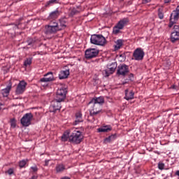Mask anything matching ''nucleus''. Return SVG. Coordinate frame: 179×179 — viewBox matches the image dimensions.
<instances>
[{
  "label": "nucleus",
  "mask_w": 179,
  "mask_h": 179,
  "mask_svg": "<svg viewBox=\"0 0 179 179\" xmlns=\"http://www.w3.org/2000/svg\"><path fill=\"white\" fill-rule=\"evenodd\" d=\"M56 170H57V173H62L65 170L64 165H62V164L57 165Z\"/></svg>",
  "instance_id": "nucleus-27"
},
{
  "label": "nucleus",
  "mask_w": 179,
  "mask_h": 179,
  "mask_svg": "<svg viewBox=\"0 0 179 179\" xmlns=\"http://www.w3.org/2000/svg\"><path fill=\"white\" fill-rule=\"evenodd\" d=\"M59 31L64 30L66 27V18H60L59 22H56Z\"/></svg>",
  "instance_id": "nucleus-16"
},
{
  "label": "nucleus",
  "mask_w": 179,
  "mask_h": 179,
  "mask_svg": "<svg viewBox=\"0 0 179 179\" xmlns=\"http://www.w3.org/2000/svg\"><path fill=\"white\" fill-rule=\"evenodd\" d=\"M106 179H108V178H106Z\"/></svg>",
  "instance_id": "nucleus-48"
},
{
  "label": "nucleus",
  "mask_w": 179,
  "mask_h": 179,
  "mask_svg": "<svg viewBox=\"0 0 179 179\" xmlns=\"http://www.w3.org/2000/svg\"><path fill=\"white\" fill-rule=\"evenodd\" d=\"M59 15H61V13L59 11H58L57 10H56L50 13V15L48 16V19L50 20L58 19V17H59Z\"/></svg>",
  "instance_id": "nucleus-19"
},
{
  "label": "nucleus",
  "mask_w": 179,
  "mask_h": 179,
  "mask_svg": "<svg viewBox=\"0 0 179 179\" xmlns=\"http://www.w3.org/2000/svg\"><path fill=\"white\" fill-rule=\"evenodd\" d=\"M173 29H175V31H177L176 30H178L179 31V25H174Z\"/></svg>",
  "instance_id": "nucleus-41"
},
{
  "label": "nucleus",
  "mask_w": 179,
  "mask_h": 179,
  "mask_svg": "<svg viewBox=\"0 0 179 179\" xmlns=\"http://www.w3.org/2000/svg\"><path fill=\"white\" fill-rule=\"evenodd\" d=\"M54 79V73L51 71H49L46 74L44 75V77L41 78L40 82H53Z\"/></svg>",
  "instance_id": "nucleus-15"
},
{
  "label": "nucleus",
  "mask_w": 179,
  "mask_h": 179,
  "mask_svg": "<svg viewBox=\"0 0 179 179\" xmlns=\"http://www.w3.org/2000/svg\"><path fill=\"white\" fill-rule=\"evenodd\" d=\"M67 92L66 88L58 89L55 99L58 100L59 101H64V100L66 99Z\"/></svg>",
  "instance_id": "nucleus-8"
},
{
  "label": "nucleus",
  "mask_w": 179,
  "mask_h": 179,
  "mask_svg": "<svg viewBox=\"0 0 179 179\" xmlns=\"http://www.w3.org/2000/svg\"><path fill=\"white\" fill-rule=\"evenodd\" d=\"M157 167L159 170H164L165 164L162 162H159V164H157Z\"/></svg>",
  "instance_id": "nucleus-32"
},
{
  "label": "nucleus",
  "mask_w": 179,
  "mask_h": 179,
  "mask_svg": "<svg viewBox=\"0 0 179 179\" xmlns=\"http://www.w3.org/2000/svg\"><path fill=\"white\" fill-rule=\"evenodd\" d=\"M115 139H117V134H115L106 138L105 142H108V143H110V142H113V141H115Z\"/></svg>",
  "instance_id": "nucleus-24"
},
{
  "label": "nucleus",
  "mask_w": 179,
  "mask_h": 179,
  "mask_svg": "<svg viewBox=\"0 0 179 179\" xmlns=\"http://www.w3.org/2000/svg\"><path fill=\"white\" fill-rule=\"evenodd\" d=\"M31 58L29 59H27L24 62V66H29L30 65H31Z\"/></svg>",
  "instance_id": "nucleus-30"
},
{
  "label": "nucleus",
  "mask_w": 179,
  "mask_h": 179,
  "mask_svg": "<svg viewBox=\"0 0 179 179\" xmlns=\"http://www.w3.org/2000/svg\"><path fill=\"white\" fill-rule=\"evenodd\" d=\"M179 19V13H177V11H173L172 13L170 15V19H169V27L171 28L174 24L178 22Z\"/></svg>",
  "instance_id": "nucleus-11"
},
{
  "label": "nucleus",
  "mask_w": 179,
  "mask_h": 179,
  "mask_svg": "<svg viewBox=\"0 0 179 179\" xmlns=\"http://www.w3.org/2000/svg\"><path fill=\"white\" fill-rule=\"evenodd\" d=\"M27 164V161L26 160H22L20 162V168H24V166Z\"/></svg>",
  "instance_id": "nucleus-35"
},
{
  "label": "nucleus",
  "mask_w": 179,
  "mask_h": 179,
  "mask_svg": "<svg viewBox=\"0 0 179 179\" xmlns=\"http://www.w3.org/2000/svg\"><path fill=\"white\" fill-rule=\"evenodd\" d=\"M57 31H59V30L55 21H51L48 24L45 26L44 33L46 36H52L53 34H56Z\"/></svg>",
  "instance_id": "nucleus-3"
},
{
  "label": "nucleus",
  "mask_w": 179,
  "mask_h": 179,
  "mask_svg": "<svg viewBox=\"0 0 179 179\" xmlns=\"http://www.w3.org/2000/svg\"><path fill=\"white\" fill-rule=\"evenodd\" d=\"M49 160L45 161V166H48Z\"/></svg>",
  "instance_id": "nucleus-43"
},
{
  "label": "nucleus",
  "mask_w": 179,
  "mask_h": 179,
  "mask_svg": "<svg viewBox=\"0 0 179 179\" xmlns=\"http://www.w3.org/2000/svg\"><path fill=\"white\" fill-rule=\"evenodd\" d=\"M6 173H8V175L11 176L13 174V169H10L6 171Z\"/></svg>",
  "instance_id": "nucleus-37"
},
{
  "label": "nucleus",
  "mask_w": 179,
  "mask_h": 179,
  "mask_svg": "<svg viewBox=\"0 0 179 179\" xmlns=\"http://www.w3.org/2000/svg\"><path fill=\"white\" fill-rule=\"evenodd\" d=\"M120 58H122L123 61H125V59H126L125 54H121V55H120Z\"/></svg>",
  "instance_id": "nucleus-40"
},
{
  "label": "nucleus",
  "mask_w": 179,
  "mask_h": 179,
  "mask_svg": "<svg viewBox=\"0 0 179 179\" xmlns=\"http://www.w3.org/2000/svg\"><path fill=\"white\" fill-rule=\"evenodd\" d=\"M129 73V66L125 64H120L117 69V75L118 76H126Z\"/></svg>",
  "instance_id": "nucleus-7"
},
{
  "label": "nucleus",
  "mask_w": 179,
  "mask_h": 179,
  "mask_svg": "<svg viewBox=\"0 0 179 179\" xmlns=\"http://www.w3.org/2000/svg\"><path fill=\"white\" fill-rule=\"evenodd\" d=\"M71 13L73 15H76V13H78V10H76V9H73L72 11H71Z\"/></svg>",
  "instance_id": "nucleus-42"
},
{
  "label": "nucleus",
  "mask_w": 179,
  "mask_h": 179,
  "mask_svg": "<svg viewBox=\"0 0 179 179\" xmlns=\"http://www.w3.org/2000/svg\"><path fill=\"white\" fill-rule=\"evenodd\" d=\"M179 40V31H174L171 34V43H176V41H178Z\"/></svg>",
  "instance_id": "nucleus-20"
},
{
  "label": "nucleus",
  "mask_w": 179,
  "mask_h": 179,
  "mask_svg": "<svg viewBox=\"0 0 179 179\" xmlns=\"http://www.w3.org/2000/svg\"><path fill=\"white\" fill-rule=\"evenodd\" d=\"M10 127L11 128H16V120L15 119H11Z\"/></svg>",
  "instance_id": "nucleus-34"
},
{
  "label": "nucleus",
  "mask_w": 179,
  "mask_h": 179,
  "mask_svg": "<svg viewBox=\"0 0 179 179\" xmlns=\"http://www.w3.org/2000/svg\"><path fill=\"white\" fill-rule=\"evenodd\" d=\"M128 23V18H124L118 22L116 26L113 27V34H118L120 30H122L124 26H127Z\"/></svg>",
  "instance_id": "nucleus-5"
},
{
  "label": "nucleus",
  "mask_w": 179,
  "mask_h": 179,
  "mask_svg": "<svg viewBox=\"0 0 179 179\" xmlns=\"http://www.w3.org/2000/svg\"><path fill=\"white\" fill-rule=\"evenodd\" d=\"M69 141L74 145H79L83 141V134L79 130H74L69 137Z\"/></svg>",
  "instance_id": "nucleus-1"
},
{
  "label": "nucleus",
  "mask_w": 179,
  "mask_h": 179,
  "mask_svg": "<svg viewBox=\"0 0 179 179\" xmlns=\"http://www.w3.org/2000/svg\"><path fill=\"white\" fill-rule=\"evenodd\" d=\"M100 50L96 48H89L85 50V55L86 59H92L98 57Z\"/></svg>",
  "instance_id": "nucleus-6"
},
{
  "label": "nucleus",
  "mask_w": 179,
  "mask_h": 179,
  "mask_svg": "<svg viewBox=\"0 0 179 179\" xmlns=\"http://www.w3.org/2000/svg\"><path fill=\"white\" fill-rule=\"evenodd\" d=\"M31 120H33V113H26L20 120L21 124L22 127H29L31 125Z\"/></svg>",
  "instance_id": "nucleus-4"
},
{
  "label": "nucleus",
  "mask_w": 179,
  "mask_h": 179,
  "mask_svg": "<svg viewBox=\"0 0 179 179\" xmlns=\"http://www.w3.org/2000/svg\"><path fill=\"white\" fill-rule=\"evenodd\" d=\"M90 108V115L94 117V115H97L99 113H101V106L97 105L96 103L89 104Z\"/></svg>",
  "instance_id": "nucleus-10"
},
{
  "label": "nucleus",
  "mask_w": 179,
  "mask_h": 179,
  "mask_svg": "<svg viewBox=\"0 0 179 179\" xmlns=\"http://www.w3.org/2000/svg\"><path fill=\"white\" fill-rule=\"evenodd\" d=\"M68 139H69V136L68 134H64L62 136V141H63V142H66Z\"/></svg>",
  "instance_id": "nucleus-33"
},
{
  "label": "nucleus",
  "mask_w": 179,
  "mask_h": 179,
  "mask_svg": "<svg viewBox=\"0 0 179 179\" xmlns=\"http://www.w3.org/2000/svg\"><path fill=\"white\" fill-rule=\"evenodd\" d=\"M151 0H145V2L149 3Z\"/></svg>",
  "instance_id": "nucleus-47"
},
{
  "label": "nucleus",
  "mask_w": 179,
  "mask_h": 179,
  "mask_svg": "<svg viewBox=\"0 0 179 179\" xmlns=\"http://www.w3.org/2000/svg\"><path fill=\"white\" fill-rule=\"evenodd\" d=\"M129 80H134V73H130L129 75Z\"/></svg>",
  "instance_id": "nucleus-38"
},
{
  "label": "nucleus",
  "mask_w": 179,
  "mask_h": 179,
  "mask_svg": "<svg viewBox=\"0 0 179 179\" xmlns=\"http://www.w3.org/2000/svg\"><path fill=\"white\" fill-rule=\"evenodd\" d=\"M103 75H105V76L107 78L110 75H113V73H111V71H110V69L104 70L103 72Z\"/></svg>",
  "instance_id": "nucleus-31"
},
{
  "label": "nucleus",
  "mask_w": 179,
  "mask_h": 179,
  "mask_svg": "<svg viewBox=\"0 0 179 179\" xmlns=\"http://www.w3.org/2000/svg\"><path fill=\"white\" fill-rule=\"evenodd\" d=\"M158 17L161 20L164 17V14L163 13V8L158 9Z\"/></svg>",
  "instance_id": "nucleus-28"
},
{
  "label": "nucleus",
  "mask_w": 179,
  "mask_h": 179,
  "mask_svg": "<svg viewBox=\"0 0 179 179\" xmlns=\"http://www.w3.org/2000/svg\"><path fill=\"white\" fill-rule=\"evenodd\" d=\"M111 131V127L110 126H105L98 129V132H108Z\"/></svg>",
  "instance_id": "nucleus-26"
},
{
  "label": "nucleus",
  "mask_w": 179,
  "mask_h": 179,
  "mask_svg": "<svg viewBox=\"0 0 179 179\" xmlns=\"http://www.w3.org/2000/svg\"><path fill=\"white\" fill-rule=\"evenodd\" d=\"M12 89V82L9 81L8 85L6 86V88L1 90V94L3 97H8L9 96V93Z\"/></svg>",
  "instance_id": "nucleus-17"
},
{
  "label": "nucleus",
  "mask_w": 179,
  "mask_h": 179,
  "mask_svg": "<svg viewBox=\"0 0 179 179\" xmlns=\"http://www.w3.org/2000/svg\"><path fill=\"white\" fill-rule=\"evenodd\" d=\"M124 44V41L122 39H118L116 41V45H115V50H118L121 47H122V45Z\"/></svg>",
  "instance_id": "nucleus-23"
},
{
  "label": "nucleus",
  "mask_w": 179,
  "mask_h": 179,
  "mask_svg": "<svg viewBox=\"0 0 179 179\" xmlns=\"http://www.w3.org/2000/svg\"><path fill=\"white\" fill-rule=\"evenodd\" d=\"M76 120L73 122V125H78L80 124V122H83V117L82 115V112L79 111L76 113Z\"/></svg>",
  "instance_id": "nucleus-18"
},
{
  "label": "nucleus",
  "mask_w": 179,
  "mask_h": 179,
  "mask_svg": "<svg viewBox=\"0 0 179 179\" xmlns=\"http://www.w3.org/2000/svg\"><path fill=\"white\" fill-rule=\"evenodd\" d=\"M57 2V0H50L48 2V5H50V3H55Z\"/></svg>",
  "instance_id": "nucleus-39"
},
{
  "label": "nucleus",
  "mask_w": 179,
  "mask_h": 179,
  "mask_svg": "<svg viewBox=\"0 0 179 179\" xmlns=\"http://www.w3.org/2000/svg\"><path fill=\"white\" fill-rule=\"evenodd\" d=\"M88 104H97L98 106H103V104H104V97H94L91 99Z\"/></svg>",
  "instance_id": "nucleus-14"
},
{
  "label": "nucleus",
  "mask_w": 179,
  "mask_h": 179,
  "mask_svg": "<svg viewBox=\"0 0 179 179\" xmlns=\"http://www.w3.org/2000/svg\"><path fill=\"white\" fill-rule=\"evenodd\" d=\"M170 1H171V0H164V3H169L170 2Z\"/></svg>",
  "instance_id": "nucleus-44"
},
{
  "label": "nucleus",
  "mask_w": 179,
  "mask_h": 179,
  "mask_svg": "<svg viewBox=\"0 0 179 179\" xmlns=\"http://www.w3.org/2000/svg\"><path fill=\"white\" fill-rule=\"evenodd\" d=\"M69 76V69H66L65 71H61L59 73V78L62 79H66Z\"/></svg>",
  "instance_id": "nucleus-21"
},
{
  "label": "nucleus",
  "mask_w": 179,
  "mask_h": 179,
  "mask_svg": "<svg viewBox=\"0 0 179 179\" xmlns=\"http://www.w3.org/2000/svg\"><path fill=\"white\" fill-rule=\"evenodd\" d=\"M90 43L94 45H101L103 47L107 44V40L101 34H93L91 36Z\"/></svg>",
  "instance_id": "nucleus-2"
},
{
  "label": "nucleus",
  "mask_w": 179,
  "mask_h": 179,
  "mask_svg": "<svg viewBox=\"0 0 179 179\" xmlns=\"http://www.w3.org/2000/svg\"><path fill=\"white\" fill-rule=\"evenodd\" d=\"M125 96L124 99L126 100H132L134 99V96H135V93L134 91H129L128 90H125Z\"/></svg>",
  "instance_id": "nucleus-22"
},
{
  "label": "nucleus",
  "mask_w": 179,
  "mask_h": 179,
  "mask_svg": "<svg viewBox=\"0 0 179 179\" xmlns=\"http://www.w3.org/2000/svg\"><path fill=\"white\" fill-rule=\"evenodd\" d=\"M31 170H32L33 172L36 173L38 171V167L36 166H31Z\"/></svg>",
  "instance_id": "nucleus-36"
},
{
  "label": "nucleus",
  "mask_w": 179,
  "mask_h": 179,
  "mask_svg": "<svg viewBox=\"0 0 179 179\" xmlns=\"http://www.w3.org/2000/svg\"><path fill=\"white\" fill-rule=\"evenodd\" d=\"M176 175L178 176H179V170H178V171H176Z\"/></svg>",
  "instance_id": "nucleus-45"
},
{
  "label": "nucleus",
  "mask_w": 179,
  "mask_h": 179,
  "mask_svg": "<svg viewBox=\"0 0 179 179\" xmlns=\"http://www.w3.org/2000/svg\"><path fill=\"white\" fill-rule=\"evenodd\" d=\"M61 103H62V101H59L55 99L51 102L50 110L52 113H56V111L61 110Z\"/></svg>",
  "instance_id": "nucleus-12"
},
{
  "label": "nucleus",
  "mask_w": 179,
  "mask_h": 179,
  "mask_svg": "<svg viewBox=\"0 0 179 179\" xmlns=\"http://www.w3.org/2000/svg\"><path fill=\"white\" fill-rule=\"evenodd\" d=\"M134 59L135 61H142L143 59V57H145V52L143 49L141 48H136L133 52Z\"/></svg>",
  "instance_id": "nucleus-9"
},
{
  "label": "nucleus",
  "mask_w": 179,
  "mask_h": 179,
  "mask_svg": "<svg viewBox=\"0 0 179 179\" xmlns=\"http://www.w3.org/2000/svg\"><path fill=\"white\" fill-rule=\"evenodd\" d=\"M61 179H71L69 177H63Z\"/></svg>",
  "instance_id": "nucleus-46"
},
{
  "label": "nucleus",
  "mask_w": 179,
  "mask_h": 179,
  "mask_svg": "<svg viewBox=\"0 0 179 179\" xmlns=\"http://www.w3.org/2000/svg\"><path fill=\"white\" fill-rule=\"evenodd\" d=\"M117 62H113L112 64L108 65L109 70L110 71V73L115 72V69H117Z\"/></svg>",
  "instance_id": "nucleus-25"
},
{
  "label": "nucleus",
  "mask_w": 179,
  "mask_h": 179,
  "mask_svg": "<svg viewBox=\"0 0 179 179\" xmlns=\"http://www.w3.org/2000/svg\"><path fill=\"white\" fill-rule=\"evenodd\" d=\"M34 43H36V38H28V40H27L28 45H34Z\"/></svg>",
  "instance_id": "nucleus-29"
},
{
  "label": "nucleus",
  "mask_w": 179,
  "mask_h": 179,
  "mask_svg": "<svg viewBox=\"0 0 179 179\" xmlns=\"http://www.w3.org/2000/svg\"><path fill=\"white\" fill-rule=\"evenodd\" d=\"M26 86H27V83L24 80L20 82L15 90L16 94H23L26 90Z\"/></svg>",
  "instance_id": "nucleus-13"
}]
</instances>
